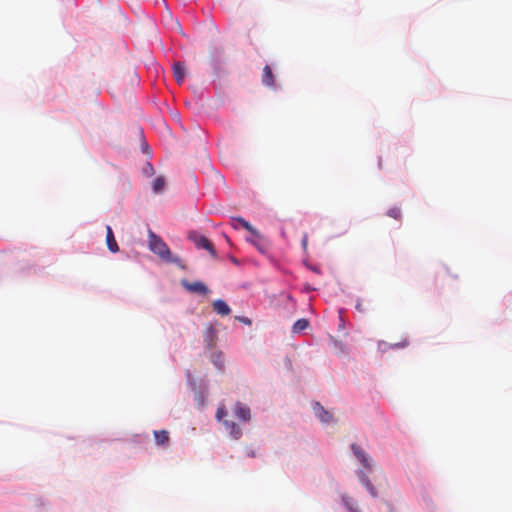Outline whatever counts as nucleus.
Segmentation results:
<instances>
[{
	"mask_svg": "<svg viewBox=\"0 0 512 512\" xmlns=\"http://www.w3.org/2000/svg\"><path fill=\"white\" fill-rule=\"evenodd\" d=\"M334 345L336 348H338L342 352H345V345L341 341L334 340Z\"/></svg>",
	"mask_w": 512,
	"mask_h": 512,
	"instance_id": "b1692460",
	"label": "nucleus"
},
{
	"mask_svg": "<svg viewBox=\"0 0 512 512\" xmlns=\"http://www.w3.org/2000/svg\"><path fill=\"white\" fill-rule=\"evenodd\" d=\"M245 228V239L254 244L261 252H264L263 237L258 233L254 226H241Z\"/></svg>",
	"mask_w": 512,
	"mask_h": 512,
	"instance_id": "39448f33",
	"label": "nucleus"
},
{
	"mask_svg": "<svg viewBox=\"0 0 512 512\" xmlns=\"http://www.w3.org/2000/svg\"><path fill=\"white\" fill-rule=\"evenodd\" d=\"M189 238L191 239V241H193V243L198 248L207 250L212 256L216 255V252H215V249H214L212 243L205 236L200 235V234H198L196 232H191L189 234Z\"/></svg>",
	"mask_w": 512,
	"mask_h": 512,
	"instance_id": "423d86ee",
	"label": "nucleus"
},
{
	"mask_svg": "<svg viewBox=\"0 0 512 512\" xmlns=\"http://www.w3.org/2000/svg\"><path fill=\"white\" fill-rule=\"evenodd\" d=\"M309 326V321L307 319H298L292 326L293 333H300L304 331Z\"/></svg>",
	"mask_w": 512,
	"mask_h": 512,
	"instance_id": "a211bd4d",
	"label": "nucleus"
},
{
	"mask_svg": "<svg viewBox=\"0 0 512 512\" xmlns=\"http://www.w3.org/2000/svg\"><path fill=\"white\" fill-rule=\"evenodd\" d=\"M182 286L191 293L205 295L209 292L208 287L200 281L189 282L186 279L181 281Z\"/></svg>",
	"mask_w": 512,
	"mask_h": 512,
	"instance_id": "6e6552de",
	"label": "nucleus"
},
{
	"mask_svg": "<svg viewBox=\"0 0 512 512\" xmlns=\"http://www.w3.org/2000/svg\"><path fill=\"white\" fill-rule=\"evenodd\" d=\"M314 416L325 426H334L337 420L331 410L326 409L320 402L311 403Z\"/></svg>",
	"mask_w": 512,
	"mask_h": 512,
	"instance_id": "20e7f679",
	"label": "nucleus"
},
{
	"mask_svg": "<svg viewBox=\"0 0 512 512\" xmlns=\"http://www.w3.org/2000/svg\"><path fill=\"white\" fill-rule=\"evenodd\" d=\"M388 512H395V510L389 505L388 506Z\"/></svg>",
	"mask_w": 512,
	"mask_h": 512,
	"instance_id": "2f4dec72",
	"label": "nucleus"
},
{
	"mask_svg": "<svg viewBox=\"0 0 512 512\" xmlns=\"http://www.w3.org/2000/svg\"><path fill=\"white\" fill-rule=\"evenodd\" d=\"M143 172L148 177L152 176L154 174V168L152 164L146 163L145 167L143 168Z\"/></svg>",
	"mask_w": 512,
	"mask_h": 512,
	"instance_id": "412c9836",
	"label": "nucleus"
},
{
	"mask_svg": "<svg viewBox=\"0 0 512 512\" xmlns=\"http://www.w3.org/2000/svg\"><path fill=\"white\" fill-rule=\"evenodd\" d=\"M392 347H394V348H399V347H403V345H402V344H400V343H396V344H395V345H393Z\"/></svg>",
	"mask_w": 512,
	"mask_h": 512,
	"instance_id": "7c9ffc66",
	"label": "nucleus"
},
{
	"mask_svg": "<svg viewBox=\"0 0 512 512\" xmlns=\"http://www.w3.org/2000/svg\"><path fill=\"white\" fill-rule=\"evenodd\" d=\"M389 216H391L395 220H400L401 210L399 208H392L388 212Z\"/></svg>",
	"mask_w": 512,
	"mask_h": 512,
	"instance_id": "aec40b11",
	"label": "nucleus"
},
{
	"mask_svg": "<svg viewBox=\"0 0 512 512\" xmlns=\"http://www.w3.org/2000/svg\"><path fill=\"white\" fill-rule=\"evenodd\" d=\"M355 309L357 311H359L360 313H364L365 312V308H364V306L362 304V301L360 299L357 300L356 305H355Z\"/></svg>",
	"mask_w": 512,
	"mask_h": 512,
	"instance_id": "4be33fe9",
	"label": "nucleus"
},
{
	"mask_svg": "<svg viewBox=\"0 0 512 512\" xmlns=\"http://www.w3.org/2000/svg\"><path fill=\"white\" fill-rule=\"evenodd\" d=\"M209 353V359L214 365V367L220 371L223 372L225 368V358L224 354L221 351H216L214 349L208 350Z\"/></svg>",
	"mask_w": 512,
	"mask_h": 512,
	"instance_id": "9d476101",
	"label": "nucleus"
},
{
	"mask_svg": "<svg viewBox=\"0 0 512 512\" xmlns=\"http://www.w3.org/2000/svg\"><path fill=\"white\" fill-rule=\"evenodd\" d=\"M188 383L194 391V400L199 409H203L206 404V394L201 390L200 387L197 386L195 379L191 376V374L187 373Z\"/></svg>",
	"mask_w": 512,
	"mask_h": 512,
	"instance_id": "0eeeda50",
	"label": "nucleus"
},
{
	"mask_svg": "<svg viewBox=\"0 0 512 512\" xmlns=\"http://www.w3.org/2000/svg\"><path fill=\"white\" fill-rule=\"evenodd\" d=\"M351 451L357 462L362 466L356 470V477L369 494L376 498L378 491L369 479V474L374 471V461L372 457L359 445L352 444Z\"/></svg>",
	"mask_w": 512,
	"mask_h": 512,
	"instance_id": "f257e3e1",
	"label": "nucleus"
},
{
	"mask_svg": "<svg viewBox=\"0 0 512 512\" xmlns=\"http://www.w3.org/2000/svg\"><path fill=\"white\" fill-rule=\"evenodd\" d=\"M237 221H238V224H243V225L249 224L247 221H245L242 218H237Z\"/></svg>",
	"mask_w": 512,
	"mask_h": 512,
	"instance_id": "bb28decb",
	"label": "nucleus"
},
{
	"mask_svg": "<svg viewBox=\"0 0 512 512\" xmlns=\"http://www.w3.org/2000/svg\"><path fill=\"white\" fill-rule=\"evenodd\" d=\"M247 455H248L249 457H255V451H254V450H249V451L247 452Z\"/></svg>",
	"mask_w": 512,
	"mask_h": 512,
	"instance_id": "cd10ccee",
	"label": "nucleus"
},
{
	"mask_svg": "<svg viewBox=\"0 0 512 512\" xmlns=\"http://www.w3.org/2000/svg\"><path fill=\"white\" fill-rule=\"evenodd\" d=\"M341 502L347 512H361L356 500L352 497L344 494L341 496Z\"/></svg>",
	"mask_w": 512,
	"mask_h": 512,
	"instance_id": "ddd939ff",
	"label": "nucleus"
},
{
	"mask_svg": "<svg viewBox=\"0 0 512 512\" xmlns=\"http://www.w3.org/2000/svg\"><path fill=\"white\" fill-rule=\"evenodd\" d=\"M148 247L150 251L156 254L162 261L175 264L180 268L185 269V265L182 263L181 259L178 256L173 255L162 238L150 229H148Z\"/></svg>",
	"mask_w": 512,
	"mask_h": 512,
	"instance_id": "f03ea898",
	"label": "nucleus"
},
{
	"mask_svg": "<svg viewBox=\"0 0 512 512\" xmlns=\"http://www.w3.org/2000/svg\"><path fill=\"white\" fill-rule=\"evenodd\" d=\"M216 341H217V330L213 326H210V327H208V329L204 335V343H205L206 349L207 350L214 349V347L216 345Z\"/></svg>",
	"mask_w": 512,
	"mask_h": 512,
	"instance_id": "9b49d317",
	"label": "nucleus"
},
{
	"mask_svg": "<svg viewBox=\"0 0 512 512\" xmlns=\"http://www.w3.org/2000/svg\"><path fill=\"white\" fill-rule=\"evenodd\" d=\"M106 245L109 251L112 253H116L119 251V246L117 244L111 226H106Z\"/></svg>",
	"mask_w": 512,
	"mask_h": 512,
	"instance_id": "f8f14e48",
	"label": "nucleus"
},
{
	"mask_svg": "<svg viewBox=\"0 0 512 512\" xmlns=\"http://www.w3.org/2000/svg\"><path fill=\"white\" fill-rule=\"evenodd\" d=\"M262 83L267 87H274V75L269 65H266L263 68Z\"/></svg>",
	"mask_w": 512,
	"mask_h": 512,
	"instance_id": "dca6fc26",
	"label": "nucleus"
},
{
	"mask_svg": "<svg viewBox=\"0 0 512 512\" xmlns=\"http://www.w3.org/2000/svg\"><path fill=\"white\" fill-rule=\"evenodd\" d=\"M307 241H308L307 235H304L303 238H302V246H303L304 249L307 246Z\"/></svg>",
	"mask_w": 512,
	"mask_h": 512,
	"instance_id": "a878e982",
	"label": "nucleus"
},
{
	"mask_svg": "<svg viewBox=\"0 0 512 512\" xmlns=\"http://www.w3.org/2000/svg\"><path fill=\"white\" fill-rule=\"evenodd\" d=\"M212 308L217 314L221 316H227L231 312V309L228 306V304L221 299L213 301Z\"/></svg>",
	"mask_w": 512,
	"mask_h": 512,
	"instance_id": "4468645a",
	"label": "nucleus"
},
{
	"mask_svg": "<svg viewBox=\"0 0 512 512\" xmlns=\"http://www.w3.org/2000/svg\"><path fill=\"white\" fill-rule=\"evenodd\" d=\"M382 345H385V343H384V342H380V343H379V348H380V349H381V346H382Z\"/></svg>",
	"mask_w": 512,
	"mask_h": 512,
	"instance_id": "473e14b6",
	"label": "nucleus"
},
{
	"mask_svg": "<svg viewBox=\"0 0 512 512\" xmlns=\"http://www.w3.org/2000/svg\"><path fill=\"white\" fill-rule=\"evenodd\" d=\"M236 319H237L238 321H240V322H242V323L246 324V325H251V324H252V321H251L249 318L244 317V316H238V317H236Z\"/></svg>",
	"mask_w": 512,
	"mask_h": 512,
	"instance_id": "5701e85b",
	"label": "nucleus"
},
{
	"mask_svg": "<svg viewBox=\"0 0 512 512\" xmlns=\"http://www.w3.org/2000/svg\"><path fill=\"white\" fill-rule=\"evenodd\" d=\"M154 437H155L156 444L159 446H164L169 441V433L166 430H160V431L155 430Z\"/></svg>",
	"mask_w": 512,
	"mask_h": 512,
	"instance_id": "f3484780",
	"label": "nucleus"
},
{
	"mask_svg": "<svg viewBox=\"0 0 512 512\" xmlns=\"http://www.w3.org/2000/svg\"><path fill=\"white\" fill-rule=\"evenodd\" d=\"M186 67L182 62H176L173 64V75L178 84H182L185 79Z\"/></svg>",
	"mask_w": 512,
	"mask_h": 512,
	"instance_id": "2eb2a0df",
	"label": "nucleus"
},
{
	"mask_svg": "<svg viewBox=\"0 0 512 512\" xmlns=\"http://www.w3.org/2000/svg\"><path fill=\"white\" fill-rule=\"evenodd\" d=\"M165 187V179L163 177H157L152 183V190L154 193H160Z\"/></svg>",
	"mask_w": 512,
	"mask_h": 512,
	"instance_id": "6ab92c4d",
	"label": "nucleus"
},
{
	"mask_svg": "<svg viewBox=\"0 0 512 512\" xmlns=\"http://www.w3.org/2000/svg\"><path fill=\"white\" fill-rule=\"evenodd\" d=\"M228 411L224 405L218 407L216 411V420L224 426L225 430L229 433V436L234 440H239L242 435L241 427L234 421L227 419Z\"/></svg>",
	"mask_w": 512,
	"mask_h": 512,
	"instance_id": "7ed1b4c3",
	"label": "nucleus"
},
{
	"mask_svg": "<svg viewBox=\"0 0 512 512\" xmlns=\"http://www.w3.org/2000/svg\"><path fill=\"white\" fill-rule=\"evenodd\" d=\"M344 325H345V321H344V319L340 316V325H339V327H340V328H342V327H344Z\"/></svg>",
	"mask_w": 512,
	"mask_h": 512,
	"instance_id": "c85d7f7f",
	"label": "nucleus"
},
{
	"mask_svg": "<svg viewBox=\"0 0 512 512\" xmlns=\"http://www.w3.org/2000/svg\"><path fill=\"white\" fill-rule=\"evenodd\" d=\"M143 151H144L145 153H150V151H149V149H148L147 144H144V145H143Z\"/></svg>",
	"mask_w": 512,
	"mask_h": 512,
	"instance_id": "c756f323",
	"label": "nucleus"
},
{
	"mask_svg": "<svg viewBox=\"0 0 512 512\" xmlns=\"http://www.w3.org/2000/svg\"><path fill=\"white\" fill-rule=\"evenodd\" d=\"M233 412L235 414V416L242 422H249L251 420V410L250 408L241 403V402H236L235 405H234V408H233Z\"/></svg>",
	"mask_w": 512,
	"mask_h": 512,
	"instance_id": "1a4fd4ad",
	"label": "nucleus"
},
{
	"mask_svg": "<svg viewBox=\"0 0 512 512\" xmlns=\"http://www.w3.org/2000/svg\"><path fill=\"white\" fill-rule=\"evenodd\" d=\"M306 266L313 272L315 273H320V269L317 268L316 266H313V265H309V264H306Z\"/></svg>",
	"mask_w": 512,
	"mask_h": 512,
	"instance_id": "393cba45",
	"label": "nucleus"
}]
</instances>
